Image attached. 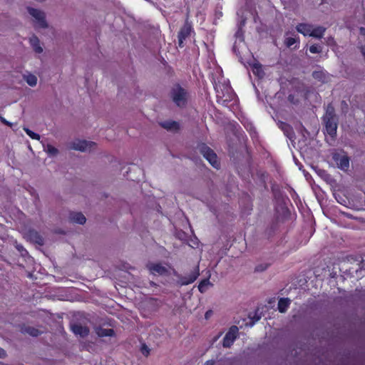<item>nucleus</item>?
Returning <instances> with one entry per match:
<instances>
[{"instance_id":"f257e3e1","label":"nucleus","mask_w":365,"mask_h":365,"mask_svg":"<svg viewBox=\"0 0 365 365\" xmlns=\"http://www.w3.org/2000/svg\"><path fill=\"white\" fill-rule=\"evenodd\" d=\"M173 101L179 107L184 106L187 101V93L182 87L175 86L170 92Z\"/></svg>"},{"instance_id":"f03ea898","label":"nucleus","mask_w":365,"mask_h":365,"mask_svg":"<svg viewBox=\"0 0 365 365\" xmlns=\"http://www.w3.org/2000/svg\"><path fill=\"white\" fill-rule=\"evenodd\" d=\"M198 148L205 158L207 159L212 167L215 168H219L220 163L217 155L213 152V150L204 144L199 145Z\"/></svg>"},{"instance_id":"7ed1b4c3","label":"nucleus","mask_w":365,"mask_h":365,"mask_svg":"<svg viewBox=\"0 0 365 365\" xmlns=\"http://www.w3.org/2000/svg\"><path fill=\"white\" fill-rule=\"evenodd\" d=\"M150 273L153 275H167L169 273V267L165 264L159 262H149L146 265Z\"/></svg>"},{"instance_id":"20e7f679","label":"nucleus","mask_w":365,"mask_h":365,"mask_svg":"<svg viewBox=\"0 0 365 365\" xmlns=\"http://www.w3.org/2000/svg\"><path fill=\"white\" fill-rule=\"evenodd\" d=\"M29 12L34 18V21L36 27L46 28L47 26L43 12L33 8H29Z\"/></svg>"},{"instance_id":"39448f33","label":"nucleus","mask_w":365,"mask_h":365,"mask_svg":"<svg viewBox=\"0 0 365 365\" xmlns=\"http://www.w3.org/2000/svg\"><path fill=\"white\" fill-rule=\"evenodd\" d=\"M333 159L339 169L346 171L349 168V158L344 153H335Z\"/></svg>"},{"instance_id":"423d86ee","label":"nucleus","mask_w":365,"mask_h":365,"mask_svg":"<svg viewBox=\"0 0 365 365\" xmlns=\"http://www.w3.org/2000/svg\"><path fill=\"white\" fill-rule=\"evenodd\" d=\"M96 143L91 141L76 140L71 143V148L76 150L82 152L90 151L94 149Z\"/></svg>"},{"instance_id":"0eeeda50","label":"nucleus","mask_w":365,"mask_h":365,"mask_svg":"<svg viewBox=\"0 0 365 365\" xmlns=\"http://www.w3.org/2000/svg\"><path fill=\"white\" fill-rule=\"evenodd\" d=\"M238 331L239 329L237 326H232L230 328L223 339L222 346L224 347L229 348L232 345L235 340L237 339Z\"/></svg>"},{"instance_id":"6e6552de","label":"nucleus","mask_w":365,"mask_h":365,"mask_svg":"<svg viewBox=\"0 0 365 365\" xmlns=\"http://www.w3.org/2000/svg\"><path fill=\"white\" fill-rule=\"evenodd\" d=\"M200 274L199 267H196L188 275L180 277L178 284L180 286L187 285L194 282Z\"/></svg>"},{"instance_id":"1a4fd4ad","label":"nucleus","mask_w":365,"mask_h":365,"mask_svg":"<svg viewBox=\"0 0 365 365\" xmlns=\"http://www.w3.org/2000/svg\"><path fill=\"white\" fill-rule=\"evenodd\" d=\"M24 235L27 240H29L31 242L36 243L38 245H43V243L41 236L34 230L25 231Z\"/></svg>"},{"instance_id":"9d476101","label":"nucleus","mask_w":365,"mask_h":365,"mask_svg":"<svg viewBox=\"0 0 365 365\" xmlns=\"http://www.w3.org/2000/svg\"><path fill=\"white\" fill-rule=\"evenodd\" d=\"M191 31V26L189 24L185 23L178 34V45L180 47L183 46V41L190 34Z\"/></svg>"},{"instance_id":"9b49d317","label":"nucleus","mask_w":365,"mask_h":365,"mask_svg":"<svg viewBox=\"0 0 365 365\" xmlns=\"http://www.w3.org/2000/svg\"><path fill=\"white\" fill-rule=\"evenodd\" d=\"M326 131L327 133L333 137L336 133L337 129V123L336 119H324Z\"/></svg>"},{"instance_id":"f8f14e48","label":"nucleus","mask_w":365,"mask_h":365,"mask_svg":"<svg viewBox=\"0 0 365 365\" xmlns=\"http://www.w3.org/2000/svg\"><path fill=\"white\" fill-rule=\"evenodd\" d=\"M71 329H72L73 332L76 335H78L81 337H84V336H87L89 333V329L86 327L83 326L79 324H73L71 326Z\"/></svg>"},{"instance_id":"ddd939ff","label":"nucleus","mask_w":365,"mask_h":365,"mask_svg":"<svg viewBox=\"0 0 365 365\" xmlns=\"http://www.w3.org/2000/svg\"><path fill=\"white\" fill-rule=\"evenodd\" d=\"M69 220L71 222L76 224L83 225L86 222L85 216L81 212H72L70 214Z\"/></svg>"},{"instance_id":"4468645a","label":"nucleus","mask_w":365,"mask_h":365,"mask_svg":"<svg viewBox=\"0 0 365 365\" xmlns=\"http://www.w3.org/2000/svg\"><path fill=\"white\" fill-rule=\"evenodd\" d=\"M160 125L165 129L170 131H176L179 129V123L173 120H165L160 123Z\"/></svg>"},{"instance_id":"2eb2a0df","label":"nucleus","mask_w":365,"mask_h":365,"mask_svg":"<svg viewBox=\"0 0 365 365\" xmlns=\"http://www.w3.org/2000/svg\"><path fill=\"white\" fill-rule=\"evenodd\" d=\"M313 25L307 24H299L297 26V31L304 36H311Z\"/></svg>"},{"instance_id":"dca6fc26","label":"nucleus","mask_w":365,"mask_h":365,"mask_svg":"<svg viewBox=\"0 0 365 365\" xmlns=\"http://www.w3.org/2000/svg\"><path fill=\"white\" fill-rule=\"evenodd\" d=\"M23 79L31 87H34L37 85V77L34 74H32L29 72H26L23 74Z\"/></svg>"},{"instance_id":"f3484780","label":"nucleus","mask_w":365,"mask_h":365,"mask_svg":"<svg viewBox=\"0 0 365 365\" xmlns=\"http://www.w3.org/2000/svg\"><path fill=\"white\" fill-rule=\"evenodd\" d=\"M29 42L33 48L37 53H41L43 52V48L41 46L40 41L36 36H32L29 39Z\"/></svg>"},{"instance_id":"a211bd4d","label":"nucleus","mask_w":365,"mask_h":365,"mask_svg":"<svg viewBox=\"0 0 365 365\" xmlns=\"http://www.w3.org/2000/svg\"><path fill=\"white\" fill-rule=\"evenodd\" d=\"M313 77L322 83L328 82L329 76L324 71H317L313 73Z\"/></svg>"},{"instance_id":"6ab92c4d","label":"nucleus","mask_w":365,"mask_h":365,"mask_svg":"<svg viewBox=\"0 0 365 365\" xmlns=\"http://www.w3.org/2000/svg\"><path fill=\"white\" fill-rule=\"evenodd\" d=\"M96 333L100 337L112 336L114 335V331L112 329H106L103 327H96Z\"/></svg>"},{"instance_id":"aec40b11","label":"nucleus","mask_w":365,"mask_h":365,"mask_svg":"<svg viewBox=\"0 0 365 365\" xmlns=\"http://www.w3.org/2000/svg\"><path fill=\"white\" fill-rule=\"evenodd\" d=\"M43 151L46 152L48 156L50 157H56L58 154V150L57 148L53 147L52 145L43 144Z\"/></svg>"},{"instance_id":"412c9836","label":"nucleus","mask_w":365,"mask_h":365,"mask_svg":"<svg viewBox=\"0 0 365 365\" xmlns=\"http://www.w3.org/2000/svg\"><path fill=\"white\" fill-rule=\"evenodd\" d=\"M290 304V300L287 298H282L278 302V309L280 312H285Z\"/></svg>"},{"instance_id":"4be33fe9","label":"nucleus","mask_w":365,"mask_h":365,"mask_svg":"<svg viewBox=\"0 0 365 365\" xmlns=\"http://www.w3.org/2000/svg\"><path fill=\"white\" fill-rule=\"evenodd\" d=\"M325 31V29L322 26H314L312 29L311 36L320 38L323 36Z\"/></svg>"},{"instance_id":"5701e85b","label":"nucleus","mask_w":365,"mask_h":365,"mask_svg":"<svg viewBox=\"0 0 365 365\" xmlns=\"http://www.w3.org/2000/svg\"><path fill=\"white\" fill-rule=\"evenodd\" d=\"M252 73L259 78H262L264 76V71L262 70V66L258 63H254L251 67Z\"/></svg>"},{"instance_id":"b1692460","label":"nucleus","mask_w":365,"mask_h":365,"mask_svg":"<svg viewBox=\"0 0 365 365\" xmlns=\"http://www.w3.org/2000/svg\"><path fill=\"white\" fill-rule=\"evenodd\" d=\"M324 119H336L334 108L331 105H328L326 108V113Z\"/></svg>"},{"instance_id":"393cba45","label":"nucleus","mask_w":365,"mask_h":365,"mask_svg":"<svg viewBox=\"0 0 365 365\" xmlns=\"http://www.w3.org/2000/svg\"><path fill=\"white\" fill-rule=\"evenodd\" d=\"M209 285H211V283L208 279L202 280L198 286L199 291L202 293L205 292Z\"/></svg>"},{"instance_id":"a878e982","label":"nucleus","mask_w":365,"mask_h":365,"mask_svg":"<svg viewBox=\"0 0 365 365\" xmlns=\"http://www.w3.org/2000/svg\"><path fill=\"white\" fill-rule=\"evenodd\" d=\"M24 130L31 138L37 140H40L41 137L38 133L33 132L32 130H29L27 128H24Z\"/></svg>"},{"instance_id":"bb28decb","label":"nucleus","mask_w":365,"mask_h":365,"mask_svg":"<svg viewBox=\"0 0 365 365\" xmlns=\"http://www.w3.org/2000/svg\"><path fill=\"white\" fill-rule=\"evenodd\" d=\"M298 43V41L296 38L293 37H287L285 39V43L287 47H292L294 44Z\"/></svg>"},{"instance_id":"cd10ccee","label":"nucleus","mask_w":365,"mask_h":365,"mask_svg":"<svg viewBox=\"0 0 365 365\" xmlns=\"http://www.w3.org/2000/svg\"><path fill=\"white\" fill-rule=\"evenodd\" d=\"M215 89H216V92H217V97L218 98H221L222 101V102H225L227 101V98H225V95L224 93H222V91H220V88H219V86H216L215 87Z\"/></svg>"},{"instance_id":"c85d7f7f","label":"nucleus","mask_w":365,"mask_h":365,"mask_svg":"<svg viewBox=\"0 0 365 365\" xmlns=\"http://www.w3.org/2000/svg\"><path fill=\"white\" fill-rule=\"evenodd\" d=\"M309 51L312 53H318L321 52V48L317 45H312L309 47Z\"/></svg>"},{"instance_id":"c756f323","label":"nucleus","mask_w":365,"mask_h":365,"mask_svg":"<svg viewBox=\"0 0 365 365\" xmlns=\"http://www.w3.org/2000/svg\"><path fill=\"white\" fill-rule=\"evenodd\" d=\"M141 351H142L143 354H144L145 356H148L149 354V349L145 344H143L142 346Z\"/></svg>"},{"instance_id":"7c9ffc66","label":"nucleus","mask_w":365,"mask_h":365,"mask_svg":"<svg viewBox=\"0 0 365 365\" xmlns=\"http://www.w3.org/2000/svg\"><path fill=\"white\" fill-rule=\"evenodd\" d=\"M267 265H258L256 267V270L258 272H262V271L265 270L267 269Z\"/></svg>"},{"instance_id":"2f4dec72","label":"nucleus","mask_w":365,"mask_h":365,"mask_svg":"<svg viewBox=\"0 0 365 365\" xmlns=\"http://www.w3.org/2000/svg\"><path fill=\"white\" fill-rule=\"evenodd\" d=\"M190 245L192 247H197L198 245V240L197 239H194V240H191V244H190Z\"/></svg>"},{"instance_id":"473e14b6","label":"nucleus","mask_w":365,"mask_h":365,"mask_svg":"<svg viewBox=\"0 0 365 365\" xmlns=\"http://www.w3.org/2000/svg\"><path fill=\"white\" fill-rule=\"evenodd\" d=\"M1 122L4 123V124L9 125V126H11V123L9 121H7L5 118H1Z\"/></svg>"},{"instance_id":"72a5a7b5","label":"nucleus","mask_w":365,"mask_h":365,"mask_svg":"<svg viewBox=\"0 0 365 365\" xmlns=\"http://www.w3.org/2000/svg\"><path fill=\"white\" fill-rule=\"evenodd\" d=\"M6 356L5 351L0 348V358H4Z\"/></svg>"},{"instance_id":"f704fd0d","label":"nucleus","mask_w":365,"mask_h":365,"mask_svg":"<svg viewBox=\"0 0 365 365\" xmlns=\"http://www.w3.org/2000/svg\"><path fill=\"white\" fill-rule=\"evenodd\" d=\"M38 334V331L37 330H33L31 332V334L34 335V336H37Z\"/></svg>"},{"instance_id":"c9c22d12","label":"nucleus","mask_w":365,"mask_h":365,"mask_svg":"<svg viewBox=\"0 0 365 365\" xmlns=\"http://www.w3.org/2000/svg\"><path fill=\"white\" fill-rule=\"evenodd\" d=\"M205 365H214L213 361H207L205 362Z\"/></svg>"},{"instance_id":"e433bc0d","label":"nucleus","mask_w":365,"mask_h":365,"mask_svg":"<svg viewBox=\"0 0 365 365\" xmlns=\"http://www.w3.org/2000/svg\"><path fill=\"white\" fill-rule=\"evenodd\" d=\"M361 53L365 58V46L361 47Z\"/></svg>"},{"instance_id":"4c0bfd02","label":"nucleus","mask_w":365,"mask_h":365,"mask_svg":"<svg viewBox=\"0 0 365 365\" xmlns=\"http://www.w3.org/2000/svg\"><path fill=\"white\" fill-rule=\"evenodd\" d=\"M233 50L235 51V52H237V41H235V45L233 46Z\"/></svg>"},{"instance_id":"58836bf2","label":"nucleus","mask_w":365,"mask_h":365,"mask_svg":"<svg viewBox=\"0 0 365 365\" xmlns=\"http://www.w3.org/2000/svg\"><path fill=\"white\" fill-rule=\"evenodd\" d=\"M17 249L21 251V250H23V247L22 246H17Z\"/></svg>"},{"instance_id":"ea45409f","label":"nucleus","mask_w":365,"mask_h":365,"mask_svg":"<svg viewBox=\"0 0 365 365\" xmlns=\"http://www.w3.org/2000/svg\"><path fill=\"white\" fill-rule=\"evenodd\" d=\"M287 133V136L289 137V138H291V136L289 135V134L288 133V130H286L285 131Z\"/></svg>"},{"instance_id":"a19ab883","label":"nucleus","mask_w":365,"mask_h":365,"mask_svg":"<svg viewBox=\"0 0 365 365\" xmlns=\"http://www.w3.org/2000/svg\"><path fill=\"white\" fill-rule=\"evenodd\" d=\"M205 316H206V317H207V316H210V314H208V312H206Z\"/></svg>"},{"instance_id":"79ce46f5","label":"nucleus","mask_w":365,"mask_h":365,"mask_svg":"<svg viewBox=\"0 0 365 365\" xmlns=\"http://www.w3.org/2000/svg\"><path fill=\"white\" fill-rule=\"evenodd\" d=\"M205 316H206V317H207V316H210V314H208V312H206Z\"/></svg>"},{"instance_id":"37998d69","label":"nucleus","mask_w":365,"mask_h":365,"mask_svg":"<svg viewBox=\"0 0 365 365\" xmlns=\"http://www.w3.org/2000/svg\"><path fill=\"white\" fill-rule=\"evenodd\" d=\"M284 126L286 127L287 129H289V128L287 125H285Z\"/></svg>"},{"instance_id":"c03bdc74","label":"nucleus","mask_w":365,"mask_h":365,"mask_svg":"<svg viewBox=\"0 0 365 365\" xmlns=\"http://www.w3.org/2000/svg\"><path fill=\"white\" fill-rule=\"evenodd\" d=\"M230 88H227V92L229 93Z\"/></svg>"},{"instance_id":"a18cd8bd","label":"nucleus","mask_w":365,"mask_h":365,"mask_svg":"<svg viewBox=\"0 0 365 365\" xmlns=\"http://www.w3.org/2000/svg\"><path fill=\"white\" fill-rule=\"evenodd\" d=\"M364 29H361V32H364Z\"/></svg>"}]
</instances>
